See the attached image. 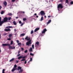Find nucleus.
Here are the masks:
<instances>
[{
	"label": "nucleus",
	"instance_id": "32",
	"mask_svg": "<svg viewBox=\"0 0 73 73\" xmlns=\"http://www.w3.org/2000/svg\"><path fill=\"white\" fill-rule=\"evenodd\" d=\"M4 11H2L1 12V15H3V14H4Z\"/></svg>",
	"mask_w": 73,
	"mask_h": 73
},
{
	"label": "nucleus",
	"instance_id": "44",
	"mask_svg": "<svg viewBox=\"0 0 73 73\" xmlns=\"http://www.w3.org/2000/svg\"><path fill=\"white\" fill-rule=\"evenodd\" d=\"M12 2H15V0H11Z\"/></svg>",
	"mask_w": 73,
	"mask_h": 73
},
{
	"label": "nucleus",
	"instance_id": "27",
	"mask_svg": "<svg viewBox=\"0 0 73 73\" xmlns=\"http://www.w3.org/2000/svg\"><path fill=\"white\" fill-rule=\"evenodd\" d=\"M22 58V56H20L18 57V59H21V58Z\"/></svg>",
	"mask_w": 73,
	"mask_h": 73
},
{
	"label": "nucleus",
	"instance_id": "56",
	"mask_svg": "<svg viewBox=\"0 0 73 73\" xmlns=\"http://www.w3.org/2000/svg\"><path fill=\"white\" fill-rule=\"evenodd\" d=\"M22 13H25V12L24 11H23L22 12Z\"/></svg>",
	"mask_w": 73,
	"mask_h": 73
},
{
	"label": "nucleus",
	"instance_id": "52",
	"mask_svg": "<svg viewBox=\"0 0 73 73\" xmlns=\"http://www.w3.org/2000/svg\"><path fill=\"white\" fill-rule=\"evenodd\" d=\"M14 31H15V32H16V29H14Z\"/></svg>",
	"mask_w": 73,
	"mask_h": 73
},
{
	"label": "nucleus",
	"instance_id": "20",
	"mask_svg": "<svg viewBox=\"0 0 73 73\" xmlns=\"http://www.w3.org/2000/svg\"><path fill=\"white\" fill-rule=\"evenodd\" d=\"M18 45L19 46L21 47V43L20 42H19L18 44Z\"/></svg>",
	"mask_w": 73,
	"mask_h": 73
},
{
	"label": "nucleus",
	"instance_id": "9",
	"mask_svg": "<svg viewBox=\"0 0 73 73\" xmlns=\"http://www.w3.org/2000/svg\"><path fill=\"white\" fill-rule=\"evenodd\" d=\"M40 13L41 15H42H42H45V13H44V11H41Z\"/></svg>",
	"mask_w": 73,
	"mask_h": 73
},
{
	"label": "nucleus",
	"instance_id": "7",
	"mask_svg": "<svg viewBox=\"0 0 73 73\" xmlns=\"http://www.w3.org/2000/svg\"><path fill=\"white\" fill-rule=\"evenodd\" d=\"M4 23V21H1V17H0V26H1Z\"/></svg>",
	"mask_w": 73,
	"mask_h": 73
},
{
	"label": "nucleus",
	"instance_id": "14",
	"mask_svg": "<svg viewBox=\"0 0 73 73\" xmlns=\"http://www.w3.org/2000/svg\"><path fill=\"white\" fill-rule=\"evenodd\" d=\"M6 28L8 29H9V28H13V27L12 26H7L6 27Z\"/></svg>",
	"mask_w": 73,
	"mask_h": 73
},
{
	"label": "nucleus",
	"instance_id": "60",
	"mask_svg": "<svg viewBox=\"0 0 73 73\" xmlns=\"http://www.w3.org/2000/svg\"><path fill=\"white\" fill-rule=\"evenodd\" d=\"M22 40H24V38H23Z\"/></svg>",
	"mask_w": 73,
	"mask_h": 73
},
{
	"label": "nucleus",
	"instance_id": "34",
	"mask_svg": "<svg viewBox=\"0 0 73 73\" xmlns=\"http://www.w3.org/2000/svg\"><path fill=\"white\" fill-rule=\"evenodd\" d=\"M11 19V17H8V18H7V20H10Z\"/></svg>",
	"mask_w": 73,
	"mask_h": 73
},
{
	"label": "nucleus",
	"instance_id": "58",
	"mask_svg": "<svg viewBox=\"0 0 73 73\" xmlns=\"http://www.w3.org/2000/svg\"><path fill=\"white\" fill-rule=\"evenodd\" d=\"M44 17H45V18H46V16H44Z\"/></svg>",
	"mask_w": 73,
	"mask_h": 73
},
{
	"label": "nucleus",
	"instance_id": "61",
	"mask_svg": "<svg viewBox=\"0 0 73 73\" xmlns=\"http://www.w3.org/2000/svg\"><path fill=\"white\" fill-rule=\"evenodd\" d=\"M1 36V35H0V38H1V37H0V36Z\"/></svg>",
	"mask_w": 73,
	"mask_h": 73
},
{
	"label": "nucleus",
	"instance_id": "29",
	"mask_svg": "<svg viewBox=\"0 0 73 73\" xmlns=\"http://www.w3.org/2000/svg\"><path fill=\"white\" fill-rule=\"evenodd\" d=\"M34 46H34V45L33 44L32 45V48H33V49H35Z\"/></svg>",
	"mask_w": 73,
	"mask_h": 73
},
{
	"label": "nucleus",
	"instance_id": "22",
	"mask_svg": "<svg viewBox=\"0 0 73 73\" xmlns=\"http://www.w3.org/2000/svg\"><path fill=\"white\" fill-rule=\"evenodd\" d=\"M13 23L14 25H16V22L15 21H13Z\"/></svg>",
	"mask_w": 73,
	"mask_h": 73
},
{
	"label": "nucleus",
	"instance_id": "48",
	"mask_svg": "<svg viewBox=\"0 0 73 73\" xmlns=\"http://www.w3.org/2000/svg\"><path fill=\"white\" fill-rule=\"evenodd\" d=\"M21 49L22 50H24V48H21Z\"/></svg>",
	"mask_w": 73,
	"mask_h": 73
},
{
	"label": "nucleus",
	"instance_id": "46",
	"mask_svg": "<svg viewBox=\"0 0 73 73\" xmlns=\"http://www.w3.org/2000/svg\"><path fill=\"white\" fill-rule=\"evenodd\" d=\"M30 40V38H28L27 40Z\"/></svg>",
	"mask_w": 73,
	"mask_h": 73
},
{
	"label": "nucleus",
	"instance_id": "33",
	"mask_svg": "<svg viewBox=\"0 0 73 73\" xmlns=\"http://www.w3.org/2000/svg\"><path fill=\"white\" fill-rule=\"evenodd\" d=\"M4 71H5V69H3L2 70V73H5Z\"/></svg>",
	"mask_w": 73,
	"mask_h": 73
},
{
	"label": "nucleus",
	"instance_id": "59",
	"mask_svg": "<svg viewBox=\"0 0 73 73\" xmlns=\"http://www.w3.org/2000/svg\"><path fill=\"white\" fill-rule=\"evenodd\" d=\"M18 18H19L17 17H16V19H18Z\"/></svg>",
	"mask_w": 73,
	"mask_h": 73
},
{
	"label": "nucleus",
	"instance_id": "43",
	"mask_svg": "<svg viewBox=\"0 0 73 73\" xmlns=\"http://www.w3.org/2000/svg\"><path fill=\"white\" fill-rule=\"evenodd\" d=\"M27 60H25V64H27Z\"/></svg>",
	"mask_w": 73,
	"mask_h": 73
},
{
	"label": "nucleus",
	"instance_id": "45",
	"mask_svg": "<svg viewBox=\"0 0 73 73\" xmlns=\"http://www.w3.org/2000/svg\"><path fill=\"white\" fill-rule=\"evenodd\" d=\"M8 40H11V38H9L8 39Z\"/></svg>",
	"mask_w": 73,
	"mask_h": 73
},
{
	"label": "nucleus",
	"instance_id": "42",
	"mask_svg": "<svg viewBox=\"0 0 73 73\" xmlns=\"http://www.w3.org/2000/svg\"><path fill=\"white\" fill-rule=\"evenodd\" d=\"M24 25V23H23L21 24V26H23Z\"/></svg>",
	"mask_w": 73,
	"mask_h": 73
},
{
	"label": "nucleus",
	"instance_id": "1",
	"mask_svg": "<svg viewBox=\"0 0 73 73\" xmlns=\"http://www.w3.org/2000/svg\"><path fill=\"white\" fill-rule=\"evenodd\" d=\"M22 68H21L20 66H18V69H17V70L18 71L20 70L18 72L19 73H21L23 72V69H22Z\"/></svg>",
	"mask_w": 73,
	"mask_h": 73
},
{
	"label": "nucleus",
	"instance_id": "6",
	"mask_svg": "<svg viewBox=\"0 0 73 73\" xmlns=\"http://www.w3.org/2000/svg\"><path fill=\"white\" fill-rule=\"evenodd\" d=\"M63 8V7L62 6V5L61 4H59L58 6V11H59V8Z\"/></svg>",
	"mask_w": 73,
	"mask_h": 73
},
{
	"label": "nucleus",
	"instance_id": "35",
	"mask_svg": "<svg viewBox=\"0 0 73 73\" xmlns=\"http://www.w3.org/2000/svg\"><path fill=\"white\" fill-rule=\"evenodd\" d=\"M28 52V50H26L25 51V53H27Z\"/></svg>",
	"mask_w": 73,
	"mask_h": 73
},
{
	"label": "nucleus",
	"instance_id": "23",
	"mask_svg": "<svg viewBox=\"0 0 73 73\" xmlns=\"http://www.w3.org/2000/svg\"><path fill=\"white\" fill-rule=\"evenodd\" d=\"M14 58H12L10 60V62H12V61H13V60H14Z\"/></svg>",
	"mask_w": 73,
	"mask_h": 73
},
{
	"label": "nucleus",
	"instance_id": "24",
	"mask_svg": "<svg viewBox=\"0 0 73 73\" xmlns=\"http://www.w3.org/2000/svg\"><path fill=\"white\" fill-rule=\"evenodd\" d=\"M13 41L12 40H11V42H10L11 45H12V44H13Z\"/></svg>",
	"mask_w": 73,
	"mask_h": 73
},
{
	"label": "nucleus",
	"instance_id": "13",
	"mask_svg": "<svg viewBox=\"0 0 73 73\" xmlns=\"http://www.w3.org/2000/svg\"><path fill=\"white\" fill-rule=\"evenodd\" d=\"M39 29H40V28H36L35 29V31H34L35 32H37V31H38V30H39Z\"/></svg>",
	"mask_w": 73,
	"mask_h": 73
},
{
	"label": "nucleus",
	"instance_id": "39",
	"mask_svg": "<svg viewBox=\"0 0 73 73\" xmlns=\"http://www.w3.org/2000/svg\"><path fill=\"white\" fill-rule=\"evenodd\" d=\"M68 0H66V3H68Z\"/></svg>",
	"mask_w": 73,
	"mask_h": 73
},
{
	"label": "nucleus",
	"instance_id": "49",
	"mask_svg": "<svg viewBox=\"0 0 73 73\" xmlns=\"http://www.w3.org/2000/svg\"><path fill=\"white\" fill-rule=\"evenodd\" d=\"M16 63H18L19 62V60H17L16 62Z\"/></svg>",
	"mask_w": 73,
	"mask_h": 73
},
{
	"label": "nucleus",
	"instance_id": "40",
	"mask_svg": "<svg viewBox=\"0 0 73 73\" xmlns=\"http://www.w3.org/2000/svg\"><path fill=\"white\" fill-rule=\"evenodd\" d=\"M17 43H18V44H19V40H17Z\"/></svg>",
	"mask_w": 73,
	"mask_h": 73
},
{
	"label": "nucleus",
	"instance_id": "2",
	"mask_svg": "<svg viewBox=\"0 0 73 73\" xmlns=\"http://www.w3.org/2000/svg\"><path fill=\"white\" fill-rule=\"evenodd\" d=\"M17 65L16 64H15L14 66V67L11 70V71L12 72H13L14 71H15L16 70L17 68Z\"/></svg>",
	"mask_w": 73,
	"mask_h": 73
},
{
	"label": "nucleus",
	"instance_id": "25",
	"mask_svg": "<svg viewBox=\"0 0 73 73\" xmlns=\"http://www.w3.org/2000/svg\"><path fill=\"white\" fill-rule=\"evenodd\" d=\"M12 36V34H10L9 35V37H11Z\"/></svg>",
	"mask_w": 73,
	"mask_h": 73
},
{
	"label": "nucleus",
	"instance_id": "36",
	"mask_svg": "<svg viewBox=\"0 0 73 73\" xmlns=\"http://www.w3.org/2000/svg\"><path fill=\"white\" fill-rule=\"evenodd\" d=\"M28 38V36H26V37L25 38V40H27Z\"/></svg>",
	"mask_w": 73,
	"mask_h": 73
},
{
	"label": "nucleus",
	"instance_id": "41",
	"mask_svg": "<svg viewBox=\"0 0 73 73\" xmlns=\"http://www.w3.org/2000/svg\"><path fill=\"white\" fill-rule=\"evenodd\" d=\"M19 24H21V21H19Z\"/></svg>",
	"mask_w": 73,
	"mask_h": 73
},
{
	"label": "nucleus",
	"instance_id": "16",
	"mask_svg": "<svg viewBox=\"0 0 73 73\" xmlns=\"http://www.w3.org/2000/svg\"><path fill=\"white\" fill-rule=\"evenodd\" d=\"M43 20H44V19H43V17H42L41 18V19H40L39 21H42Z\"/></svg>",
	"mask_w": 73,
	"mask_h": 73
},
{
	"label": "nucleus",
	"instance_id": "53",
	"mask_svg": "<svg viewBox=\"0 0 73 73\" xmlns=\"http://www.w3.org/2000/svg\"><path fill=\"white\" fill-rule=\"evenodd\" d=\"M1 6H0V9H1Z\"/></svg>",
	"mask_w": 73,
	"mask_h": 73
},
{
	"label": "nucleus",
	"instance_id": "10",
	"mask_svg": "<svg viewBox=\"0 0 73 73\" xmlns=\"http://www.w3.org/2000/svg\"><path fill=\"white\" fill-rule=\"evenodd\" d=\"M39 45V42H36L35 45V47H37Z\"/></svg>",
	"mask_w": 73,
	"mask_h": 73
},
{
	"label": "nucleus",
	"instance_id": "4",
	"mask_svg": "<svg viewBox=\"0 0 73 73\" xmlns=\"http://www.w3.org/2000/svg\"><path fill=\"white\" fill-rule=\"evenodd\" d=\"M8 46H9V49H15V46H11V44H8Z\"/></svg>",
	"mask_w": 73,
	"mask_h": 73
},
{
	"label": "nucleus",
	"instance_id": "30",
	"mask_svg": "<svg viewBox=\"0 0 73 73\" xmlns=\"http://www.w3.org/2000/svg\"><path fill=\"white\" fill-rule=\"evenodd\" d=\"M33 32H34L33 30L31 31V34H33Z\"/></svg>",
	"mask_w": 73,
	"mask_h": 73
},
{
	"label": "nucleus",
	"instance_id": "21",
	"mask_svg": "<svg viewBox=\"0 0 73 73\" xmlns=\"http://www.w3.org/2000/svg\"><path fill=\"white\" fill-rule=\"evenodd\" d=\"M29 51H30V52L32 51V48H31L29 49Z\"/></svg>",
	"mask_w": 73,
	"mask_h": 73
},
{
	"label": "nucleus",
	"instance_id": "50",
	"mask_svg": "<svg viewBox=\"0 0 73 73\" xmlns=\"http://www.w3.org/2000/svg\"><path fill=\"white\" fill-rule=\"evenodd\" d=\"M34 15H35V16H36V15H37V14H36V13H35V14H34Z\"/></svg>",
	"mask_w": 73,
	"mask_h": 73
},
{
	"label": "nucleus",
	"instance_id": "15",
	"mask_svg": "<svg viewBox=\"0 0 73 73\" xmlns=\"http://www.w3.org/2000/svg\"><path fill=\"white\" fill-rule=\"evenodd\" d=\"M5 31H11V29H5Z\"/></svg>",
	"mask_w": 73,
	"mask_h": 73
},
{
	"label": "nucleus",
	"instance_id": "28",
	"mask_svg": "<svg viewBox=\"0 0 73 73\" xmlns=\"http://www.w3.org/2000/svg\"><path fill=\"white\" fill-rule=\"evenodd\" d=\"M23 21H26V20H27V19L26 18H23Z\"/></svg>",
	"mask_w": 73,
	"mask_h": 73
},
{
	"label": "nucleus",
	"instance_id": "31",
	"mask_svg": "<svg viewBox=\"0 0 73 73\" xmlns=\"http://www.w3.org/2000/svg\"><path fill=\"white\" fill-rule=\"evenodd\" d=\"M30 55H31V56H34V54H33V53H30Z\"/></svg>",
	"mask_w": 73,
	"mask_h": 73
},
{
	"label": "nucleus",
	"instance_id": "47",
	"mask_svg": "<svg viewBox=\"0 0 73 73\" xmlns=\"http://www.w3.org/2000/svg\"><path fill=\"white\" fill-rule=\"evenodd\" d=\"M7 33H5L3 35L4 36H5V35H6Z\"/></svg>",
	"mask_w": 73,
	"mask_h": 73
},
{
	"label": "nucleus",
	"instance_id": "3",
	"mask_svg": "<svg viewBox=\"0 0 73 73\" xmlns=\"http://www.w3.org/2000/svg\"><path fill=\"white\" fill-rule=\"evenodd\" d=\"M47 31V30L46 29H44L43 30V31H42L41 35L44 36V35H45L44 33H45V32H46Z\"/></svg>",
	"mask_w": 73,
	"mask_h": 73
},
{
	"label": "nucleus",
	"instance_id": "37",
	"mask_svg": "<svg viewBox=\"0 0 73 73\" xmlns=\"http://www.w3.org/2000/svg\"><path fill=\"white\" fill-rule=\"evenodd\" d=\"M32 61V58H30V60H29V62H30V61Z\"/></svg>",
	"mask_w": 73,
	"mask_h": 73
},
{
	"label": "nucleus",
	"instance_id": "55",
	"mask_svg": "<svg viewBox=\"0 0 73 73\" xmlns=\"http://www.w3.org/2000/svg\"><path fill=\"white\" fill-rule=\"evenodd\" d=\"M20 54H19L17 55V56H20Z\"/></svg>",
	"mask_w": 73,
	"mask_h": 73
},
{
	"label": "nucleus",
	"instance_id": "5",
	"mask_svg": "<svg viewBox=\"0 0 73 73\" xmlns=\"http://www.w3.org/2000/svg\"><path fill=\"white\" fill-rule=\"evenodd\" d=\"M25 57H26L25 56H24L23 57V56H22V58L23 59L21 60V63H23V62H24L26 60L25 58Z\"/></svg>",
	"mask_w": 73,
	"mask_h": 73
},
{
	"label": "nucleus",
	"instance_id": "19",
	"mask_svg": "<svg viewBox=\"0 0 73 73\" xmlns=\"http://www.w3.org/2000/svg\"><path fill=\"white\" fill-rule=\"evenodd\" d=\"M50 23H51V20H49L47 23V25H48L49 24H50Z\"/></svg>",
	"mask_w": 73,
	"mask_h": 73
},
{
	"label": "nucleus",
	"instance_id": "62",
	"mask_svg": "<svg viewBox=\"0 0 73 73\" xmlns=\"http://www.w3.org/2000/svg\"><path fill=\"white\" fill-rule=\"evenodd\" d=\"M0 52H1V50L0 49Z\"/></svg>",
	"mask_w": 73,
	"mask_h": 73
},
{
	"label": "nucleus",
	"instance_id": "57",
	"mask_svg": "<svg viewBox=\"0 0 73 73\" xmlns=\"http://www.w3.org/2000/svg\"><path fill=\"white\" fill-rule=\"evenodd\" d=\"M18 54H19V53H20V51H18Z\"/></svg>",
	"mask_w": 73,
	"mask_h": 73
},
{
	"label": "nucleus",
	"instance_id": "17",
	"mask_svg": "<svg viewBox=\"0 0 73 73\" xmlns=\"http://www.w3.org/2000/svg\"><path fill=\"white\" fill-rule=\"evenodd\" d=\"M25 34L24 33L20 35V37H22V36H25Z\"/></svg>",
	"mask_w": 73,
	"mask_h": 73
},
{
	"label": "nucleus",
	"instance_id": "11",
	"mask_svg": "<svg viewBox=\"0 0 73 73\" xmlns=\"http://www.w3.org/2000/svg\"><path fill=\"white\" fill-rule=\"evenodd\" d=\"M7 20H8V18L5 17L3 19V21H4V22H7Z\"/></svg>",
	"mask_w": 73,
	"mask_h": 73
},
{
	"label": "nucleus",
	"instance_id": "51",
	"mask_svg": "<svg viewBox=\"0 0 73 73\" xmlns=\"http://www.w3.org/2000/svg\"><path fill=\"white\" fill-rule=\"evenodd\" d=\"M48 17H49L50 18V16L49 15V16H48Z\"/></svg>",
	"mask_w": 73,
	"mask_h": 73
},
{
	"label": "nucleus",
	"instance_id": "26",
	"mask_svg": "<svg viewBox=\"0 0 73 73\" xmlns=\"http://www.w3.org/2000/svg\"><path fill=\"white\" fill-rule=\"evenodd\" d=\"M8 15L9 16H12V14L11 13H9L8 14Z\"/></svg>",
	"mask_w": 73,
	"mask_h": 73
},
{
	"label": "nucleus",
	"instance_id": "8",
	"mask_svg": "<svg viewBox=\"0 0 73 73\" xmlns=\"http://www.w3.org/2000/svg\"><path fill=\"white\" fill-rule=\"evenodd\" d=\"M31 40H30L28 42H27L26 43L27 45H28V46H29V44H31Z\"/></svg>",
	"mask_w": 73,
	"mask_h": 73
},
{
	"label": "nucleus",
	"instance_id": "12",
	"mask_svg": "<svg viewBox=\"0 0 73 73\" xmlns=\"http://www.w3.org/2000/svg\"><path fill=\"white\" fill-rule=\"evenodd\" d=\"M9 44H3L2 45L3 46H8Z\"/></svg>",
	"mask_w": 73,
	"mask_h": 73
},
{
	"label": "nucleus",
	"instance_id": "38",
	"mask_svg": "<svg viewBox=\"0 0 73 73\" xmlns=\"http://www.w3.org/2000/svg\"><path fill=\"white\" fill-rule=\"evenodd\" d=\"M70 4H73V1H71V2H70Z\"/></svg>",
	"mask_w": 73,
	"mask_h": 73
},
{
	"label": "nucleus",
	"instance_id": "54",
	"mask_svg": "<svg viewBox=\"0 0 73 73\" xmlns=\"http://www.w3.org/2000/svg\"><path fill=\"white\" fill-rule=\"evenodd\" d=\"M36 17L37 18H38V16H36Z\"/></svg>",
	"mask_w": 73,
	"mask_h": 73
},
{
	"label": "nucleus",
	"instance_id": "18",
	"mask_svg": "<svg viewBox=\"0 0 73 73\" xmlns=\"http://www.w3.org/2000/svg\"><path fill=\"white\" fill-rule=\"evenodd\" d=\"M3 4L5 5V6H6L7 5V2L6 1H4Z\"/></svg>",
	"mask_w": 73,
	"mask_h": 73
}]
</instances>
